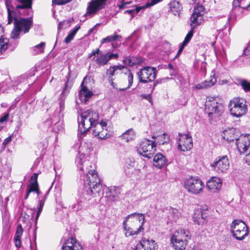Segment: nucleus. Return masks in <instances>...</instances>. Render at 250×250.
<instances>
[{
    "mask_svg": "<svg viewBox=\"0 0 250 250\" xmlns=\"http://www.w3.org/2000/svg\"><path fill=\"white\" fill-rule=\"evenodd\" d=\"M133 65L141 63L143 62V59L140 57H133Z\"/></svg>",
    "mask_w": 250,
    "mask_h": 250,
    "instance_id": "50",
    "label": "nucleus"
},
{
    "mask_svg": "<svg viewBox=\"0 0 250 250\" xmlns=\"http://www.w3.org/2000/svg\"><path fill=\"white\" fill-rule=\"evenodd\" d=\"M118 54L107 52L103 54L99 48L93 50L92 52L89 54L88 57L94 61L99 66H104L107 64L109 60L111 59L117 60L118 58Z\"/></svg>",
    "mask_w": 250,
    "mask_h": 250,
    "instance_id": "6",
    "label": "nucleus"
},
{
    "mask_svg": "<svg viewBox=\"0 0 250 250\" xmlns=\"http://www.w3.org/2000/svg\"><path fill=\"white\" fill-rule=\"evenodd\" d=\"M216 82V78L213 76L211 75L210 79L209 81H205L201 83L197 84L196 87L197 89L206 88L213 85Z\"/></svg>",
    "mask_w": 250,
    "mask_h": 250,
    "instance_id": "29",
    "label": "nucleus"
},
{
    "mask_svg": "<svg viewBox=\"0 0 250 250\" xmlns=\"http://www.w3.org/2000/svg\"><path fill=\"white\" fill-rule=\"evenodd\" d=\"M167 163L165 157L161 153H158L155 155L153 158V165L158 168H161Z\"/></svg>",
    "mask_w": 250,
    "mask_h": 250,
    "instance_id": "26",
    "label": "nucleus"
},
{
    "mask_svg": "<svg viewBox=\"0 0 250 250\" xmlns=\"http://www.w3.org/2000/svg\"><path fill=\"white\" fill-rule=\"evenodd\" d=\"M193 146L192 137L188 134H182L178 141L179 149L183 151L189 150Z\"/></svg>",
    "mask_w": 250,
    "mask_h": 250,
    "instance_id": "16",
    "label": "nucleus"
},
{
    "mask_svg": "<svg viewBox=\"0 0 250 250\" xmlns=\"http://www.w3.org/2000/svg\"><path fill=\"white\" fill-rule=\"evenodd\" d=\"M171 237L178 239L186 240L188 242L190 239V232L188 230L179 229L174 232Z\"/></svg>",
    "mask_w": 250,
    "mask_h": 250,
    "instance_id": "23",
    "label": "nucleus"
},
{
    "mask_svg": "<svg viewBox=\"0 0 250 250\" xmlns=\"http://www.w3.org/2000/svg\"><path fill=\"white\" fill-rule=\"evenodd\" d=\"M8 11V24H11L14 20V28L11 33V37L13 39L20 38L21 32L26 33L29 32L32 26V21L30 19L21 18L17 19L12 16L13 11L7 8Z\"/></svg>",
    "mask_w": 250,
    "mask_h": 250,
    "instance_id": "3",
    "label": "nucleus"
},
{
    "mask_svg": "<svg viewBox=\"0 0 250 250\" xmlns=\"http://www.w3.org/2000/svg\"><path fill=\"white\" fill-rule=\"evenodd\" d=\"M204 9V7L200 4H197L194 7L190 18V25L192 26V28H195L203 22Z\"/></svg>",
    "mask_w": 250,
    "mask_h": 250,
    "instance_id": "14",
    "label": "nucleus"
},
{
    "mask_svg": "<svg viewBox=\"0 0 250 250\" xmlns=\"http://www.w3.org/2000/svg\"><path fill=\"white\" fill-rule=\"evenodd\" d=\"M230 21H231V17L229 16V17H228V18L227 23L224 25V28H227V24L228 23V22H229Z\"/></svg>",
    "mask_w": 250,
    "mask_h": 250,
    "instance_id": "63",
    "label": "nucleus"
},
{
    "mask_svg": "<svg viewBox=\"0 0 250 250\" xmlns=\"http://www.w3.org/2000/svg\"><path fill=\"white\" fill-rule=\"evenodd\" d=\"M242 0H234L232 4L233 6V11H236L237 10L238 11H239L240 10H241L242 8L240 6V2Z\"/></svg>",
    "mask_w": 250,
    "mask_h": 250,
    "instance_id": "45",
    "label": "nucleus"
},
{
    "mask_svg": "<svg viewBox=\"0 0 250 250\" xmlns=\"http://www.w3.org/2000/svg\"><path fill=\"white\" fill-rule=\"evenodd\" d=\"M222 186L221 179L217 177H213L207 182V187L208 190L211 192H217L219 191Z\"/></svg>",
    "mask_w": 250,
    "mask_h": 250,
    "instance_id": "18",
    "label": "nucleus"
},
{
    "mask_svg": "<svg viewBox=\"0 0 250 250\" xmlns=\"http://www.w3.org/2000/svg\"><path fill=\"white\" fill-rule=\"evenodd\" d=\"M4 30L0 25V55L3 54L8 48L9 46V39L3 38Z\"/></svg>",
    "mask_w": 250,
    "mask_h": 250,
    "instance_id": "24",
    "label": "nucleus"
},
{
    "mask_svg": "<svg viewBox=\"0 0 250 250\" xmlns=\"http://www.w3.org/2000/svg\"><path fill=\"white\" fill-rule=\"evenodd\" d=\"M14 240L15 242V246L17 248H19L21 245V237H15Z\"/></svg>",
    "mask_w": 250,
    "mask_h": 250,
    "instance_id": "53",
    "label": "nucleus"
},
{
    "mask_svg": "<svg viewBox=\"0 0 250 250\" xmlns=\"http://www.w3.org/2000/svg\"><path fill=\"white\" fill-rule=\"evenodd\" d=\"M163 0H151L150 1L147 2L145 4L146 7H149L154 5L162 1Z\"/></svg>",
    "mask_w": 250,
    "mask_h": 250,
    "instance_id": "49",
    "label": "nucleus"
},
{
    "mask_svg": "<svg viewBox=\"0 0 250 250\" xmlns=\"http://www.w3.org/2000/svg\"><path fill=\"white\" fill-rule=\"evenodd\" d=\"M113 80V78L109 79V83H110V84L113 86V88H117V87H116V84L114 83Z\"/></svg>",
    "mask_w": 250,
    "mask_h": 250,
    "instance_id": "62",
    "label": "nucleus"
},
{
    "mask_svg": "<svg viewBox=\"0 0 250 250\" xmlns=\"http://www.w3.org/2000/svg\"><path fill=\"white\" fill-rule=\"evenodd\" d=\"M13 137V135H11L10 136H9L8 137L6 138L3 141V143H2V147H3V149H4V148H5L6 145L11 141L12 140V138Z\"/></svg>",
    "mask_w": 250,
    "mask_h": 250,
    "instance_id": "52",
    "label": "nucleus"
},
{
    "mask_svg": "<svg viewBox=\"0 0 250 250\" xmlns=\"http://www.w3.org/2000/svg\"><path fill=\"white\" fill-rule=\"evenodd\" d=\"M9 115V113H7V114H5L4 116L1 117L0 118V123H2L4 122H5L8 119Z\"/></svg>",
    "mask_w": 250,
    "mask_h": 250,
    "instance_id": "55",
    "label": "nucleus"
},
{
    "mask_svg": "<svg viewBox=\"0 0 250 250\" xmlns=\"http://www.w3.org/2000/svg\"><path fill=\"white\" fill-rule=\"evenodd\" d=\"M93 127V135L100 139H106L111 135L108 130L107 123L104 121H102L100 123L96 122Z\"/></svg>",
    "mask_w": 250,
    "mask_h": 250,
    "instance_id": "13",
    "label": "nucleus"
},
{
    "mask_svg": "<svg viewBox=\"0 0 250 250\" xmlns=\"http://www.w3.org/2000/svg\"><path fill=\"white\" fill-rule=\"evenodd\" d=\"M45 46V42H42L32 47V49L35 55L42 53L44 52V49Z\"/></svg>",
    "mask_w": 250,
    "mask_h": 250,
    "instance_id": "35",
    "label": "nucleus"
},
{
    "mask_svg": "<svg viewBox=\"0 0 250 250\" xmlns=\"http://www.w3.org/2000/svg\"><path fill=\"white\" fill-rule=\"evenodd\" d=\"M244 53L246 56L250 57V44H248L244 51Z\"/></svg>",
    "mask_w": 250,
    "mask_h": 250,
    "instance_id": "54",
    "label": "nucleus"
},
{
    "mask_svg": "<svg viewBox=\"0 0 250 250\" xmlns=\"http://www.w3.org/2000/svg\"><path fill=\"white\" fill-rule=\"evenodd\" d=\"M108 189V200L111 201L116 200L121 193L120 188L118 187H110Z\"/></svg>",
    "mask_w": 250,
    "mask_h": 250,
    "instance_id": "27",
    "label": "nucleus"
},
{
    "mask_svg": "<svg viewBox=\"0 0 250 250\" xmlns=\"http://www.w3.org/2000/svg\"><path fill=\"white\" fill-rule=\"evenodd\" d=\"M194 28H192L190 31L188 32V33L186 35L184 41H183L182 44L186 46L187 44L189 42L191 39L192 38L193 35V30Z\"/></svg>",
    "mask_w": 250,
    "mask_h": 250,
    "instance_id": "42",
    "label": "nucleus"
},
{
    "mask_svg": "<svg viewBox=\"0 0 250 250\" xmlns=\"http://www.w3.org/2000/svg\"><path fill=\"white\" fill-rule=\"evenodd\" d=\"M82 246L79 242L73 237L68 238L62 246V250H81Z\"/></svg>",
    "mask_w": 250,
    "mask_h": 250,
    "instance_id": "19",
    "label": "nucleus"
},
{
    "mask_svg": "<svg viewBox=\"0 0 250 250\" xmlns=\"http://www.w3.org/2000/svg\"><path fill=\"white\" fill-rule=\"evenodd\" d=\"M80 28V25H78L69 33V34L65 38L64 42L66 43H69L73 39L77 31Z\"/></svg>",
    "mask_w": 250,
    "mask_h": 250,
    "instance_id": "34",
    "label": "nucleus"
},
{
    "mask_svg": "<svg viewBox=\"0 0 250 250\" xmlns=\"http://www.w3.org/2000/svg\"><path fill=\"white\" fill-rule=\"evenodd\" d=\"M69 76L68 75L67 78V82L65 83V87L63 89L62 91V92L61 95H67L71 88L72 86V83L71 82H70L69 80Z\"/></svg>",
    "mask_w": 250,
    "mask_h": 250,
    "instance_id": "38",
    "label": "nucleus"
},
{
    "mask_svg": "<svg viewBox=\"0 0 250 250\" xmlns=\"http://www.w3.org/2000/svg\"><path fill=\"white\" fill-rule=\"evenodd\" d=\"M157 246L153 239L143 238L137 245L135 250H156Z\"/></svg>",
    "mask_w": 250,
    "mask_h": 250,
    "instance_id": "17",
    "label": "nucleus"
},
{
    "mask_svg": "<svg viewBox=\"0 0 250 250\" xmlns=\"http://www.w3.org/2000/svg\"><path fill=\"white\" fill-rule=\"evenodd\" d=\"M229 107L231 115L236 117L244 115L248 109L246 101L239 98H234L231 100Z\"/></svg>",
    "mask_w": 250,
    "mask_h": 250,
    "instance_id": "7",
    "label": "nucleus"
},
{
    "mask_svg": "<svg viewBox=\"0 0 250 250\" xmlns=\"http://www.w3.org/2000/svg\"><path fill=\"white\" fill-rule=\"evenodd\" d=\"M185 47V45H183L182 44H181V45L180 46V48L177 52V54L175 58H177L181 54V53L183 51Z\"/></svg>",
    "mask_w": 250,
    "mask_h": 250,
    "instance_id": "57",
    "label": "nucleus"
},
{
    "mask_svg": "<svg viewBox=\"0 0 250 250\" xmlns=\"http://www.w3.org/2000/svg\"><path fill=\"white\" fill-rule=\"evenodd\" d=\"M238 134V131L235 128H230L225 130L222 135L224 139L230 142L234 141L235 139L236 140Z\"/></svg>",
    "mask_w": 250,
    "mask_h": 250,
    "instance_id": "22",
    "label": "nucleus"
},
{
    "mask_svg": "<svg viewBox=\"0 0 250 250\" xmlns=\"http://www.w3.org/2000/svg\"><path fill=\"white\" fill-rule=\"evenodd\" d=\"M81 89L79 94L80 100L82 102L86 103V102L91 97L93 93L91 91L89 90L86 86L83 84V82L81 84Z\"/></svg>",
    "mask_w": 250,
    "mask_h": 250,
    "instance_id": "20",
    "label": "nucleus"
},
{
    "mask_svg": "<svg viewBox=\"0 0 250 250\" xmlns=\"http://www.w3.org/2000/svg\"><path fill=\"white\" fill-rule=\"evenodd\" d=\"M32 0H17L19 4L16 5V8L27 9L31 8L32 5Z\"/></svg>",
    "mask_w": 250,
    "mask_h": 250,
    "instance_id": "31",
    "label": "nucleus"
},
{
    "mask_svg": "<svg viewBox=\"0 0 250 250\" xmlns=\"http://www.w3.org/2000/svg\"><path fill=\"white\" fill-rule=\"evenodd\" d=\"M152 139H156V143L158 145H164L165 143H167L169 142V138L167 134L164 133L163 134L158 135H153L152 137Z\"/></svg>",
    "mask_w": 250,
    "mask_h": 250,
    "instance_id": "30",
    "label": "nucleus"
},
{
    "mask_svg": "<svg viewBox=\"0 0 250 250\" xmlns=\"http://www.w3.org/2000/svg\"><path fill=\"white\" fill-rule=\"evenodd\" d=\"M44 205V203L42 202V200H39L38 201V211L36 214V218H35V225L36 226L38 219L40 216V215L42 211V208Z\"/></svg>",
    "mask_w": 250,
    "mask_h": 250,
    "instance_id": "41",
    "label": "nucleus"
},
{
    "mask_svg": "<svg viewBox=\"0 0 250 250\" xmlns=\"http://www.w3.org/2000/svg\"><path fill=\"white\" fill-rule=\"evenodd\" d=\"M172 212L174 214L175 216L178 218L180 214L177 209H173Z\"/></svg>",
    "mask_w": 250,
    "mask_h": 250,
    "instance_id": "61",
    "label": "nucleus"
},
{
    "mask_svg": "<svg viewBox=\"0 0 250 250\" xmlns=\"http://www.w3.org/2000/svg\"><path fill=\"white\" fill-rule=\"evenodd\" d=\"M207 216L204 214L201 209H195L192 215L193 221L198 225H201L205 223Z\"/></svg>",
    "mask_w": 250,
    "mask_h": 250,
    "instance_id": "21",
    "label": "nucleus"
},
{
    "mask_svg": "<svg viewBox=\"0 0 250 250\" xmlns=\"http://www.w3.org/2000/svg\"><path fill=\"white\" fill-rule=\"evenodd\" d=\"M203 183L198 177H190L184 181V188L189 193L197 195L203 189Z\"/></svg>",
    "mask_w": 250,
    "mask_h": 250,
    "instance_id": "8",
    "label": "nucleus"
},
{
    "mask_svg": "<svg viewBox=\"0 0 250 250\" xmlns=\"http://www.w3.org/2000/svg\"><path fill=\"white\" fill-rule=\"evenodd\" d=\"M156 68L151 66L144 67L137 73L139 82L143 83L153 81L156 78Z\"/></svg>",
    "mask_w": 250,
    "mask_h": 250,
    "instance_id": "12",
    "label": "nucleus"
},
{
    "mask_svg": "<svg viewBox=\"0 0 250 250\" xmlns=\"http://www.w3.org/2000/svg\"><path fill=\"white\" fill-rule=\"evenodd\" d=\"M144 214L137 212L128 215L123 222L126 237L137 235L144 230Z\"/></svg>",
    "mask_w": 250,
    "mask_h": 250,
    "instance_id": "1",
    "label": "nucleus"
},
{
    "mask_svg": "<svg viewBox=\"0 0 250 250\" xmlns=\"http://www.w3.org/2000/svg\"><path fill=\"white\" fill-rule=\"evenodd\" d=\"M121 137L126 142H128L135 139L136 134L134 131L131 128L124 132Z\"/></svg>",
    "mask_w": 250,
    "mask_h": 250,
    "instance_id": "32",
    "label": "nucleus"
},
{
    "mask_svg": "<svg viewBox=\"0 0 250 250\" xmlns=\"http://www.w3.org/2000/svg\"><path fill=\"white\" fill-rule=\"evenodd\" d=\"M191 250H200L199 248L198 247H194L193 248H192V249Z\"/></svg>",
    "mask_w": 250,
    "mask_h": 250,
    "instance_id": "64",
    "label": "nucleus"
},
{
    "mask_svg": "<svg viewBox=\"0 0 250 250\" xmlns=\"http://www.w3.org/2000/svg\"><path fill=\"white\" fill-rule=\"evenodd\" d=\"M22 232H23V229L22 228L21 225H18V227H17V231H16V233L15 237H17L18 238V237L21 238V236L22 234Z\"/></svg>",
    "mask_w": 250,
    "mask_h": 250,
    "instance_id": "48",
    "label": "nucleus"
},
{
    "mask_svg": "<svg viewBox=\"0 0 250 250\" xmlns=\"http://www.w3.org/2000/svg\"><path fill=\"white\" fill-rule=\"evenodd\" d=\"M34 185H32V187H30V186H28L27 187V191H26V195L25 196V197H24V199H27L29 195V194L31 192H33V191H35L37 193V194L38 195H39L40 194V191L39 190V188H34Z\"/></svg>",
    "mask_w": 250,
    "mask_h": 250,
    "instance_id": "40",
    "label": "nucleus"
},
{
    "mask_svg": "<svg viewBox=\"0 0 250 250\" xmlns=\"http://www.w3.org/2000/svg\"><path fill=\"white\" fill-rule=\"evenodd\" d=\"M212 169L218 174L225 173L230 167V163L227 155L219 156L210 164Z\"/></svg>",
    "mask_w": 250,
    "mask_h": 250,
    "instance_id": "11",
    "label": "nucleus"
},
{
    "mask_svg": "<svg viewBox=\"0 0 250 250\" xmlns=\"http://www.w3.org/2000/svg\"><path fill=\"white\" fill-rule=\"evenodd\" d=\"M125 13H127L128 14L131 15L132 18H133V16L135 14V10L134 9L127 10L125 11Z\"/></svg>",
    "mask_w": 250,
    "mask_h": 250,
    "instance_id": "56",
    "label": "nucleus"
},
{
    "mask_svg": "<svg viewBox=\"0 0 250 250\" xmlns=\"http://www.w3.org/2000/svg\"><path fill=\"white\" fill-rule=\"evenodd\" d=\"M231 231L233 237L238 240H243L249 234L248 227L244 222L237 220L232 222Z\"/></svg>",
    "mask_w": 250,
    "mask_h": 250,
    "instance_id": "9",
    "label": "nucleus"
},
{
    "mask_svg": "<svg viewBox=\"0 0 250 250\" xmlns=\"http://www.w3.org/2000/svg\"><path fill=\"white\" fill-rule=\"evenodd\" d=\"M98 119V114L91 110H87L82 112L81 116L78 117L79 132L82 135L85 134L92 126H94Z\"/></svg>",
    "mask_w": 250,
    "mask_h": 250,
    "instance_id": "4",
    "label": "nucleus"
},
{
    "mask_svg": "<svg viewBox=\"0 0 250 250\" xmlns=\"http://www.w3.org/2000/svg\"><path fill=\"white\" fill-rule=\"evenodd\" d=\"M123 62L124 64L128 65L130 66H133V57L128 56L125 57L123 60Z\"/></svg>",
    "mask_w": 250,
    "mask_h": 250,
    "instance_id": "46",
    "label": "nucleus"
},
{
    "mask_svg": "<svg viewBox=\"0 0 250 250\" xmlns=\"http://www.w3.org/2000/svg\"><path fill=\"white\" fill-rule=\"evenodd\" d=\"M171 243L174 249L176 250H183L186 249L188 242L186 240L178 239L176 238H171Z\"/></svg>",
    "mask_w": 250,
    "mask_h": 250,
    "instance_id": "25",
    "label": "nucleus"
},
{
    "mask_svg": "<svg viewBox=\"0 0 250 250\" xmlns=\"http://www.w3.org/2000/svg\"><path fill=\"white\" fill-rule=\"evenodd\" d=\"M37 178H38V174L35 173L31 177V183L29 186L32 187V185H34L35 188H39V186L37 182Z\"/></svg>",
    "mask_w": 250,
    "mask_h": 250,
    "instance_id": "43",
    "label": "nucleus"
},
{
    "mask_svg": "<svg viewBox=\"0 0 250 250\" xmlns=\"http://www.w3.org/2000/svg\"><path fill=\"white\" fill-rule=\"evenodd\" d=\"M132 2L128 0H123L119 5L120 9H124L128 7V5Z\"/></svg>",
    "mask_w": 250,
    "mask_h": 250,
    "instance_id": "47",
    "label": "nucleus"
},
{
    "mask_svg": "<svg viewBox=\"0 0 250 250\" xmlns=\"http://www.w3.org/2000/svg\"><path fill=\"white\" fill-rule=\"evenodd\" d=\"M127 79H128V86L125 88L119 89V90L120 91H125L126 89H127V88H129L132 85V83H133V75L131 72H129L127 74Z\"/></svg>",
    "mask_w": 250,
    "mask_h": 250,
    "instance_id": "44",
    "label": "nucleus"
},
{
    "mask_svg": "<svg viewBox=\"0 0 250 250\" xmlns=\"http://www.w3.org/2000/svg\"><path fill=\"white\" fill-rule=\"evenodd\" d=\"M72 0H53V2H54L57 5H63Z\"/></svg>",
    "mask_w": 250,
    "mask_h": 250,
    "instance_id": "51",
    "label": "nucleus"
},
{
    "mask_svg": "<svg viewBox=\"0 0 250 250\" xmlns=\"http://www.w3.org/2000/svg\"><path fill=\"white\" fill-rule=\"evenodd\" d=\"M246 162L250 165V153L247 154L245 157Z\"/></svg>",
    "mask_w": 250,
    "mask_h": 250,
    "instance_id": "59",
    "label": "nucleus"
},
{
    "mask_svg": "<svg viewBox=\"0 0 250 250\" xmlns=\"http://www.w3.org/2000/svg\"><path fill=\"white\" fill-rule=\"evenodd\" d=\"M224 111L222 101L215 97L208 96L205 103V112L210 118L220 116Z\"/></svg>",
    "mask_w": 250,
    "mask_h": 250,
    "instance_id": "5",
    "label": "nucleus"
},
{
    "mask_svg": "<svg viewBox=\"0 0 250 250\" xmlns=\"http://www.w3.org/2000/svg\"><path fill=\"white\" fill-rule=\"evenodd\" d=\"M142 97L147 100L149 102H151V97L150 94L142 95Z\"/></svg>",
    "mask_w": 250,
    "mask_h": 250,
    "instance_id": "60",
    "label": "nucleus"
},
{
    "mask_svg": "<svg viewBox=\"0 0 250 250\" xmlns=\"http://www.w3.org/2000/svg\"><path fill=\"white\" fill-rule=\"evenodd\" d=\"M240 83L246 92H250V81L243 79L240 81Z\"/></svg>",
    "mask_w": 250,
    "mask_h": 250,
    "instance_id": "39",
    "label": "nucleus"
},
{
    "mask_svg": "<svg viewBox=\"0 0 250 250\" xmlns=\"http://www.w3.org/2000/svg\"><path fill=\"white\" fill-rule=\"evenodd\" d=\"M121 36L120 35H117L116 34H114L113 35L109 36L106 37L105 38L103 39L101 41V44H103L105 42H111L113 41H117L119 38H121Z\"/></svg>",
    "mask_w": 250,
    "mask_h": 250,
    "instance_id": "36",
    "label": "nucleus"
},
{
    "mask_svg": "<svg viewBox=\"0 0 250 250\" xmlns=\"http://www.w3.org/2000/svg\"><path fill=\"white\" fill-rule=\"evenodd\" d=\"M146 7H145V5L143 6H139L136 7L135 10V14H137L139 11H140L142 9L144 8H146Z\"/></svg>",
    "mask_w": 250,
    "mask_h": 250,
    "instance_id": "58",
    "label": "nucleus"
},
{
    "mask_svg": "<svg viewBox=\"0 0 250 250\" xmlns=\"http://www.w3.org/2000/svg\"><path fill=\"white\" fill-rule=\"evenodd\" d=\"M87 171L86 173L84 180V190L86 191L87 195L93 197L100 196L103 194L102 185L101 184V179L99 177L98 173L94 169L86 168Z\"/></svg>",
    "mask_w": 250,
    "mask_h": 250,
    "instance_id": "2",
    "label": "nucleus"
},
{
    "mask_svg": "<svg viewBox=\"0 0 250 250\" xmlns=\"http://www.w3.org/2000/svg\"><path fill=\"white\" fill-rule=\"evenodd\" d=\"M84 155L83 154H80L79 157H77L76 159V162L77 163V167L80 169L82 171H84V168L83 165V162L86 165H87L89 163V162H86L85 161H83V159L84 158Z\"/></svg>",
    "mask_w": 250,
    "mask_h": 250,
    "instance_id": "37",
    "label": "nucleus"
},
{
    "mask_svg": "<svg viewBox=\"0 0 250 250\" xmlns=\"http://www.w3.org/2000/svg\"><path fill=\"white\" fill-rule=\"evenodd\" d=\"M155 151V142L148 139L143 140L137 149L140 155L148 159L152 157Z\"/></svg>",
    "mask_w": 250,
    "mask_h": 250,
    "instance_id": "10",
    "label": "nucleus"
},
{
    "mask_svg": "<svg viewBox=\"0 0 250 250\" xmlns=\"http://www.w3.org/2000/svg\"><path fill=\"white\" fill-rule=\"evenodd\" d=\"M236 145L240 154L246 152L250 146V135L246 134L240 135L236 139Z\"/></svg>",
    "mask_w": 250,
    "mask_h": 250,
    "instance_id": "15",
    "label": "nucleus"
},
{
    "mask_svg": "<svg viewBox=\"0 0 250 250\" xmlns=\"http://www.w3.org/2000/svg\"><path fill=\"white\" fill-rule=\"evenodd\" d=\"M170 11L175 16H179L182 10V5L178 1L173 0L169 4Z\"/></svg>",
    "mask_w": 250,
    "mask_h": 250,
    "instance_id": "28",
    "label": "nucleus"
},
{
    "mask_svg": "<svg viewBox=\"0 0 250 250\" xmlns=\"http://www.w3.org/2000/svg\"><path fill=\"white\" fill-rule=\"evenodd\" d=\"M124 66L123 65H114L110 66L106 70V74L108 75L109 79H112L113 76L116 74V71L118 70H122L124 68Z\"/></svg>",
    "mask_w": 250,
    "mask_h": 250,
    "instance_id": "33",
    "label": "nucleus"
}]
</instances>
